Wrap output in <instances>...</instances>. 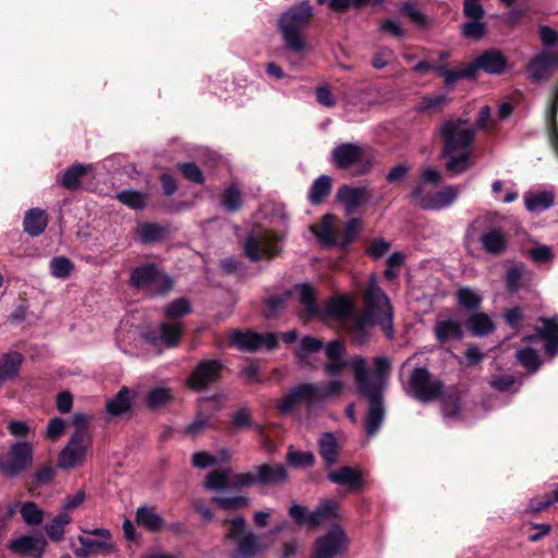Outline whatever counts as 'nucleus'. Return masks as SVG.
I'll return each instance as SVG.
<instances>
[{"label":"nucleus","mask_w":558,"mask_h":558,"mask_svg":"<svg viewBox=\"0 0 558 558\" xmlns=\"http://www.w3.org/2000/svg\"><path fill=\"white\" fill-rule=\"evenodd\" d=\"M287 477L282 465L263 464L255 472L234 474L229 468L220 466L213 470L205 480V487L210 490H222L227 487L241 488L254 484L271 485L282 483Z\"/></svg>","instance_id":"1"},{"label":"nucleus","mask_w":558,"mask_h":558,"mask_svg":"<svg viewBox=\"0 0 558 558\" xmlns=\"http://www.w3.org/2000/svg\"><path fill=\"white\" fill-rule=\"evenodd\" d=\"M313 17V8L308 0L302 1L283 12L278 21L284 48L294 53L306 50L305 32Z\"/></svg>","instance_id":"2"},{"label":"nucleus","mask_w":558,"mask_h":558,"mask_svg":"<svg viewBox=\"0 0 558 558\" xmlns=\"http://www.w3.org/2000/svg\"><path fill=\"white\" fill-rule=\"evenodd\" d=\"M356 390L368 403L364 428L367 436H374L385 417L383 386L378 380L365 381L362 364L356 367Z\"/></svg>","instance_id":"3"},{"label":"nucleus","mask_w":558,"mask_h":558,"mask_svg":"<svg viewBox=\"0 0 558 558\" xmlns=\"http://www.w3.org/2000/svg\"><path fill=\"white\" fill-rule=\"evenodd\" d=\"M500 217L496 213H488L483 218L475 219L469 230H475L478 225L482 229L478 242L482 248L493 256H500L507 252L509 238L499 223Z\"/></svg>","instance_id":"4"},{"label":"nucleus","mask_w":558,"mask_h":558,"mask_svg":"<svg viewBox=\"0 0 558 558\" xmlns=\"http://www.w3.org/2000/svg\"><path fill=\"white\" fill-rule=\"evenodd\" d=\"M466 123V120L458 119L457 121L448 120L441 124L439 130L444 144L440 154L441 158L459 151L472 150L475 130L473 128L463 129L462 125Z\"/></svg>","instance_id":"5"},{"label":"nucleus","mask_w":558,"mask_h":558,"mask_svg":"<svg viewBox=\"0 0 558 558\" xmlns=\"http://www.w3.org/2000/svg\"><path fill=\"white\" fill-rule=\"evenodd\" d=\"M345 347L340 340H332L325 347V354L328 363L325 365V372L331 377H339L345 367H350L354 381L356 383V367L362 364L365 381L369 380V369L366 366V360L362 355H356L350 360H344Z\"/></svg>","instance_id":"6"},{"label":"nucleus","mask_w":558,"mask_h":558,"mask_svg":"<svg viewBox=\"0 0 558 558\" xmlns=\"http://www.w3.org/2000/svg\"><path fill=\"white\" fill-rule=\"evenodd\" d=\"M444 381L432 379V373L427 367H415L408 381V395L421 402L438 400L444 395Z\"/></svg>","instance_id":"7"},{"label":"nucleus","mask_w":558,"mask_h":558,"mask_svg":"<svg viewBox=\"0 0 558 558\" xmlns=\"http://www.w3.org/2000/svg\"><path fill=\"white\" fill-rule=\"evenodd\" d=\"M279 240V236L270 230H253L245 238L244 254L251 262L271 259L280 254Z\"/></svg>","instance_id":"8"},{"label":"nucleus","mask_w":558,"mask_h":558,"mask_svg":"<svg viewBox=\"0 0 558 558\" xmlns=\"http://www.w3.org/2000/svg\"><path fill=\"white\" fill-rule=\"evenodd\" d=\"M378 325L388 339H392L395 335L393 324L391 323V314L388 313L384 318H375L362 312L357 316H353L345 323L348 333L351 336L353 343L364 344L369 339L368 327Z\"/></svg>","instance_id":"9"},{"label":"nucleus","mask_w":558,"mask_h":558,"mask_svg":"<svg viewBox=\"0 0 558 558\" xmlns=\"http://www.w3.org/2000/svg\"><path fill=\"white\" fill-rule=\"evenodd\" d=\"M227 537L238 542L234 558H254L266 548L260 537L252 532H245V520L242 517L230 521Z\"/></svg>","instance_id":"10"},{"label":"nucleus","mask_w":558,"mask_h":558,"mask_svg":"<svg viewBox=\"0 0 558 558\" xmlns=\"http://www.w3.org/2000/svg\"><path fill=\"white\" fill-rule=\"evenodd\" d=\"M225 368L226 366L220 360L203 359L186 378V386L197 392L204 391L220 381Z\"/></svg>","instance_id":"11"},{"label":"nucleus","mask_w":558,"mask_h":558,"mask_svg":"<svg viewBox=\"0 0 558 558\" xmlns=\"http://www.w3.org/2000/svg\"><path fill=\"white\" fill-rule=\"evenodd\" d=\"M87 535H80L81 547L74 550L78 558H89L94 555H106L114 550L112 534L108 529L83 530Z\"/></svg>","instance_id":"12"},{"label":"nucleus","mask_w":558,"mask_h":558,"mask_svg":"<svg viewBox=\"0 0 558 558\" xmlns=\"http://www.w3.org/2000/svg\"><path fill=\"white\" fill-rule=\"evenodd\" d=\"M364 157V149L355 143H341L337 145L331 151L332 163L341 170H348L354 166L362 165L360 174L367 173L372 163L369 161L362 162Z\"/></svg>","instance_id":"13"},{"label":"nucleus","mask_w":558,"mask_h":558,"mask_svg":"<svg viewBox=\"0 0 558 558\" xmlns=\"http://www.w3.org/2000/svg\"><path fill=\"white\" fill-rule=\"evenodd\" d=\"M347 547L345 532L337 525L316 541L312 558H336L342 555Z\"/></svg>","instance_id":"14"},{"label":"nucleus","mask_w":558,"mask_h":558,"mask_svg":"<svg viewBox=\"0 0 558 558\" xmlns=\"http://www.w3.org/2000/svg\"><path fill=\"white\" fill-rule=\"evenodd\" d=\"M470 65L473 69L474 78H476L478 71L492 75H501L508 70L509 62L500 49L490 48L477 56Z\"/></svg>","instance_id":"15"},{"label":"nucleus","mask_w":558,"mask_h":558,"mask_svg":"<svg viewBox=\"0 0 558 558\" xmlns=\"http://www.w3.org/2000/svg\"><path fill=\"white\" fill-rule=\"evenodd\" d=\"M317 384H300L293 387L278 403V411L282 414L290 413L301 403L314 404L318 402Z\"/></svg>","instance_id":"16"},{"label":"nucleus","mask_w":558,"mask_h":558,"mask_svg":"<svg viewBox=\"0 0 558 558\" xmlns=\"http://www.w3.org/2000/svg\"><path fill=\"white\" fill-rule=\"evenodd\" d=\"M366 306L363 313L368 314L375 318H384L388 313L391 314V323L393 324L392 305L387 294L377 286L373 280L368 283L363 293Z\"/></svg>","instance_id":"17"},{"label":"nucleus","mask_w":558,"mask_h":558,"mask_svg":"<svg viewBox=\"0 0 558 558\" xmlns=\"http://www.w3.org/2000/svg\"><path fill=\"white\" fill-rule=\"evenodd\" d=\"M47 546L46 538L40 534L22 535L10 542V549L19 555L41 558Z\"/></svg>","instance_id":"18"},{"label":"nucleus","mask_w":558,"mask_h":558,"mask_svg":"<svg viewBox=\"0 0 558 558\" xmlns=\"http://www.w3.org/2000/svg\"><path fill=\"white\" fill-rule=\"evenodd\" d=\"M354 311V301L345 294L330 298L325 306L326 316L341 323H347L353 318Z\"/></svg>","instance_id":"19"},{"label":"nucleus","mask_w":558,"mask_h":558,"mask_svg":"<svg viewBox=\"0 0 558 558\" xmlns=\"http://www.w3.org/2000/svg\"><path fill=\"white\" fill-rule=\"evenodd\" d=\"M260 333L251 329H233L229 332V347L242 352H257L260 350Z\"/></svg>","instance_id":"20"},{"label":"nucleus","mask_w":558,"mask_h":558,"mask_svg":"<svg viewBox=\"0 0 558 558\" xmlns=\"http://www.w3.org/2000/svg\"><path fill=\"white\" fill-rule=\"evenodd\" d=\"M457 186L448 185L440 191L429 193L422 199V209L440 210L450 206L458 197Z\"/></svg>","instance_id":"21"},{"label":"nucleus","mask_w":558,"mask_h":558,"mask_svg":"<svg viewBox=\"0 0 558 558\" xmlns=\"http://www.w3.org/2000/svg\"><path fill=\"white\" fill-rule=\"evenodd\" d=\"M328 480L338 485H347L350 490H359L363 486V472L357 468L341 466L329 472Z\"/></svg>","instance_id":"22"},{"label":"nucleus","mask_w":558,"mask_h":558,"mask_svg":"<svg viewBox=\"0 0 558 558\" xmlns=\"http://www.w3.org/2000/svg\"><path fill=\"white\" fill-rule=\"evenodd\" d=\"M553 66L549 53L541 52L533 56L525 65L527 78L532 83H539L547 80L550 75V68Z\"/></svg>","instance_id":"23"},{"label":"nucleus","mask_w":558,"mask_h":558,"mask_svg":"<svg viewBox=\"0 0 558 558\" xmlns=\"http://www.w3.org/2000/svg\"><path fill=\"white\" fill-rule=\"evenodd\" d=\"M159 337L153 333L147 335V340L156 342L157 339L161 340L167 347L174 348L181 342L183 336V325L181 323L161 322L158 327Z\"/></svg>","instance_id":"24"},{"label":"nucleus","mask_w":558,"mask_h":558,"mask_svg":"<svg viewBox=\"0 0 558 558\" xmlns=\"http://www.w3.org/2000/svg\"><path fill=\"white\" fill-rule=\"evenodd\" d=\"M24 356L17 351L3 353L0 357V387L20 375Z\"/></svg>","instance_id":"25"},{"label":"nucleus","mask_w":558,"mask_h":558,"mask_svg":"<svg viewBox=\"0 0 558 558\" xmlns=\"http://www.w3.org/2000/svg\"><path fill=\"white\" fill-rule=\"evenodd\" d=\"M434 335L440 344L450 340H461L463 338V328L461 323L452 318L437 320L434 326Z\"/></svg>","instance_id":"26"},{"label":"nucleus","mask_w":558,"mask_h":558,"mask_svg":"<svg viewBox=\"0 0 558 558\" xmlns=\"http://www.w3.org/2000/svg\"><path fill=\"white\" fill-rule=\"evenodd\" d=\"M465 328L474 337H485L495 331L496 326L490 316L484 312L470 314L465 319Z\"/></svg>","instance_id":"27"},{"label":"nucleus","mask_w":558,"mask_h":558,"mask_svg":"<svg viewBox=\"0 0 558 558\" xmlns=\"http://www.w3.org/2000/svg\"><path fill=\"white\" fill-rule=\"evenodd\" d=\"M158 275V267L156 264H144L135 267L130 275V284L136 290H145L153 287Z\"/></svg>","instance_id":"28"},{"label":"nucleus","mask_w":558,"mask_h":558,"mask_svg":"<svg viewBox=\"0 0 558 558\" xmlns=\"http://www.w3.org/2000/svg\"><path fill=\"white\" fill-rule=\"evenodd\" d=\"M106 410L112 416L131 415L133 405L130 389L122 387L112 399L107 401Z\"/></svg>","instance_id":"29"},{"label":"nucleus","mask_w":558,"mask_h":558,"mask_svg":"<svg viewBox=\"0 0 558 558\" xmlns=\"http://www.w3.org/2000/svg\"><path fill=\"white\" fill-rule=\"evenodd\" d=\"M48 225V215L39 208L28 209L23 220L24 231L31 236L40 235Z\"/></svg>","instance_id":"30"},{"label":"nucleus","mask_w":558,"mask_h":558,"mask_svg":"<svg viewBox=\"0 0 558 558\" xmlns=\"http://www.w3.org/2000/svg\"><path fill=\"white\" fill-rule=\"evenodd\" d=\"M90 430H74L66 446L59 453H87L92 450Z\"/></svg>","instance_id":"31"},{"label":"nucleus","mask_w":558,"mask_h":558,"mask_svg":"<svg viewBox=\"0 0 558 558\" xmlns=\"http://www.w3.org/2000/svg\"><path fill=\"white\" fill-rule=\"evenodd\" d=\"M337 198L344 203L348 208L354 209L363 205L367 199V191L365 187H352L342 185L337 191Z\"/></svg>","instance_id":"32"},{"label":"nucleus","mask_w":558,"mask_h":558,"mask_svg":"<svg viewBox=\"0 0 558 558\" xmlns=\"http://www.w3.org/2000/svg\"><path fill=\"white\" fill-rule=\"evenodd\" d=\"M332 223L333 216L326 214L318 226L311 227L312 232L316 235L318 241L326 246H333L338 244L337 234Z\"/></svg>","instance_id":"33"},{"label":"nucleus","mask_w":558,"mask_h":558,"mask_svg":"<svg viewBox=\"0 0 558 558\" xmlns=\"http://www.w3.org/2000/svg\"><path fill=\"white\" fill-rule=\"evenodd\" d=\"M32 456H0V473L8 477L19 475L29 463Z\"/></svg>","instance_id":"34"},{"label":"nucleus","mask_w":558,"mask_h":558,"mask_svg":"<svg viewBox=\"0 0 558 558\" xmlns=\"http://www.w3.org/2000/svg\"><path fill=\"white\" fill-rule=\"evenodd\" d=\"M340 514L339 512V504L332 499H326L322 501L317 508L311 512V523L315 525H319L327 520L336 519Z\"/></svg>","instance_id":"35"},{"label":"nucleus","mask_w":558,"mask_h":558,"mask_svg":"<svg viewBox=\"0 0 558 558\" xmlns=\"http://www.w3.org/2000/svg\"><path fill=\"white\" fill-rule=\"evenodd\" d=\"M332 187V180L329 175L318 177L312 184L308 192V201L313 205H320L329 196Z\"/></svg>","instance_id":"36"},{"label":"nucleus","mask_w":558,"mask_h":558,"mask_svg":"<svg viewBox=\"0 0 558 558\" xmlns=\"http://www.w3.org/2000/svg\"><path fill=\"white\" fill-rule=\"evenodd\" d=\"M323 341L313 336H304L300 345L294 350V356L298 363L308 365V354L319 352L323 349Z\"/></svg>","instance_id":"37"},{"label":"nucleus","mask_w":558,"mask_h":558,"mask_svg":"<svg viewBox=\"0 0 558 558\" xmlns=\"http://www.w3.org/2000/svg\"><path fill=\"white\" fill-rule=\"evenodd\" d=\"M136 523L148 530L158 531L163 525L162 518L154 511L153 508L147 506L138 507L136 510Z\"/></svg>","instance_id":"38"},{"label":"nucleus","mask_w":558,"mask_h":558,"mask_svg":"<svg viewBox=\"0 0 558 558\" xmlns=\"http://www.w3.org/2000/svg\"><path fill=\"white\" fill-rule=\"evenodd\" d=\"M88 167L82 163H75L66 168L60 180V184L69 190L75 191L81 186L82 178L87 173Z\"/></svg>","instance_id":"39"},{"label":"nucleus","mask_w":558,"mask_h":558,"mask_svg":"<svg viewBox=\"0 0 558 558\" xmlns=\"http://www.w3.org/2000/svg\"><path fill=\"white\" fill-rule=\"evenodd\" d=\"M448 160L445 163V168L452 174H461L468 171L472 166V150L459 151L457 154L448 155Z\"/></svg>","instance_id":"40"},{"label":"nucleus","mask_w":558,"mask_h":558,"mask_svg":"<svg viewBox=\"0 0 558 558\" xmlns=\"http://www.w3.org/2000/svg\"><path fill=\"white\" fill-rule=\"evenodd\" d=\"M555 196L551 192L529 193L524 196L525 208L529 211H542L554 205Z\"/></svg>","instance_id":"41"},{"label":"nucleus","mask_w":558,"mask_h":558,"mask_svg":"<svg viewBox=\"0 0 558 558\" xmlns=\"http://www.w3.org/2000/svg\"><path fill=\"white\" fill-rule=\"evenodd\" d=\"M437 73L439 76L444 77L446 87H452L459 80H474L473 69H471L470 63L460 70H450L447 65L440 63L437 66Z\"/></svg>","instance_id":"42"},{"label":"nucleus","mask_w":558,"mask_h":558,"mask_svg":"<svg viewBox=\"0 0 558 558\" xmlns=\"http://www.w3.org/2000/svg\"><path fill=\"white\" fill-rule=\"evenodd\" d=\"M300 290V303L305 307L310 317H316L319 315V307L317 304L316 290L308 283H302L296 286Z\"/></svg>","instance_id":"43"},{"label":"nucleus","mask_w":558,"mask_h":558,"mask_svg":"<svg viewBox=\"0 0 558 558\" xmlns=\"http://www.w3.org/2000/svg\"><path fill=\"white\" fill-rule=\"evenodd\" d=\"M72 521V518L65 511H59L51 522L45 525V531L53 542H59L63 538L64 526Z\"/></svg>","instance_id":"44"},{"label":"nucleus","mask_w":558,"mask_h":558,"mask_svg":"<svg viewBox=\"0 0 558 558\" xmlns=\"http://www.w3.org/2000/svg\"><path fill=\"white\" fill-rule=\"evenodd\" d=\"M292 292L286 290L282 294L271 295L264 301V316L267 319L276 317L287 306L288 301L291 299Z\"/></svg>","instance_id":"45"},{"label":"nucleus","mask_w":558,"mask_h":558,"mask_svg":"<svg viewBox=\"0 0 558 558\" xmlns=\"http://www.w3.org/2000/svg\"><path fill=\"white\" fill-rule=\"evenodd\" d=\"M116 198L131 209L142 210L146 207L147 194L135 190H123L116 194Z\"/></svg>","instance_id":"46"},{"label":"nucleus","mask_w":558,"mask_h":558,"mask_svg":"<svg viewBox=\"0 0 558 558\" xmlns=\"http://www.w3.org/2000/svg\"><path fill=\"white\" fill-rule=\"evenodd\" d=\"M458 304L468 311H477L482 304V296L470 287H462L457 290Z\"/></svg>","instance_id":"47"},{"label":"nucleus","mask_w":558,"mask_h":558,"mask_svg":"<svg viewBox=\"0 0 558 558\" xmlns=\"http://www.w3.org/2000/svg\"><path fill=\"white\" fill-rule=\"evenodd\" d=\"M172 399L173 396L169 388L155 387L148 391L145 403L148 409L157 410L167 405Z\"/></svg>","instance_id":"48"},{"label":"nucleus","mask_w":558,"mask_h":558,"mask_svg":"<svg viewBox=\"0 0 558 558\" xmlns=\"http://www.w3.org/2000/svg\"><path fill=\"white\" fill-rule=\"evenodd\" d=\"M524 272L525 266L523 263L515 264L507 269L505 284L508 292L515 293L520 290Z\"/></svg>","instance_id":"49"},{"label":"nucleus","mask_w":558,"mask_h":558,"mask_svg":"<svg viewBox=\"0 0 558 558\" xmlns=\"http://www.w3.org/2000/svg\"><path fill=\"white\" fill-rule=\"evenodd\" d=\"M487 33V25L483 20H469L461 25V35L469 40L478 41Z\"/></svg>","instance_id":"50"},{"label":"nucleus","mask_w":558,"mask_h":558,"mask_svg":"<svg viewBox=\"0 0 558 558\" xmlns=\"http://www.w3.org/2000/svg\"><path fill=\"white\" fill-rule=\"evenodd\" d=\"M242 194L239 187L234 184L225 189L221 194V205L229 213H235L242 207Z\"/></svg>","instance_id":"51"},{"label":"nucleus","mask_w":558,"mask_h":558,"mask_svg":"<svg viewBox=\"0 0 558 558\" xmlns=\"http://www.w3.org/2000/svg\"><path fill=\"white\" fill-rule=\"evenodd\" d=\"M442 411L446 416L456 417L461 411V396L458 389L453 388L448 392H444L442 397Z\"/></svg>","instance_id":"52"},{"label":"nucleus","mask_w":558,"mask_h":558,"mask_svg":"<svg viewBox=\"0 0 558 558\" xmlns=\"http://www.w3.org/2000/svg\"><path fill=\"white\" fill-rule=\"evenodd\" d=\"M192 312L191 302L186 298L173 300L165 307V316L175 320Z\"/></svg>","instance_id":"53"},{"label":"nucleus","mask_w":558,"mask_h":558,"mask_svg":"<svg viewBox=\"0 0 558 558\" xmlns=\"http://www.w3.org/2000/svg\"><path fill=\"white\" fill-rule=\"evenodd\" d=\"M517 360L530 373L536 372L542 364L537 351L531 347L519 350L517 352Z\"/></svg>","instance_id":"54"},{"label":"nucleus","mask_w":558,"mask_h":558,"mask_svg":"<svg viewBox=\"0 0 558 558\" xmlns=\"http://www.w3.org/2000/svg\"><path fill=\"white\" fill-rule=\"evenodd\" d=\"M49 266L51 275L59 279L69 278L74 269L73 263L64 256L53 257Z\"/></svg>","instance_id":"55"},{"label":"nucleus","mask_w":558,"mask_h":558,"mask_svg":"<svg viewBox=\"0 0 558 558\" xmlns=\"http://www.w3.org/2000/svg\"><path fill=\"white\" fill-rule=\"evenodd\" d=\"M400 13L420 27H426L429 24L428 17L411 1H405L401 4Z\"/></svg>","instance_id":"56"},{"label":"nucleus","mask_w":558,"mask_h":558,"mask_svg":"<svg viewBox=\"0 0 558 558\" xmlns=\"http://www.w3.org/2000/svg\"><path fill=\"white\" fill-rule=\"evenodd\" d=\"M361 228V220L357 218H351L344 226L343 231L340 233L338 245L342 248H347L356 238Z\"/></svg>","instance_id":"57"},{"label":"nucleus","mask_w":558,"mask_h":558,"mask_svg":"<svg viewBox=\"0 0 558 558\" xmlns=\"http://www.w3.org/2000/svg\"><path fill=\"white\" fill-rule=\"evenodd\" d=\"M177 168L186 180L196 184L205 182L203 171L195 162H178Z\"/></svg>","instance_id":"58"},{"label":"nucleus","mask_w":558,"mask_h":558,"mask_svg":"<svg viewBox=\"0 0 558 558\" xmlns=\"http://www.w3.org/2000/svg\"><path fill=\"white\" fill-rule=\"evenodd\" d=\"M20 512L24 522L28 525H38L43 521L44 512L37 507L35 502H25L21 507Z\"/></svg>","instance_id":"59"},{"label":"nucleus","mask_w":558,"mask_h":558,"mask_svg":"<svg viewBox=\"0 0 558 558\" xmlns=\"http://www.w3.org/2000/svg\"><path fill=\"white\" fill-rule=\"evenodd\" d=\"M214 501L225 510H238L250 505L248 498L245 496L215 497Z\"/></svg>","instance_id":"60"},{"label":"nucleus","mask_w":558,"mask_h":558,"mask_svg":"<svg viewBox=\"0 0 558 558\" xmlns=\"http://www.w3.org/2000/svg\"><path fill=\"white\" fill-rule=\"evenodd\" d=\"M154 295H167L174 287L173 279L168 274L161 272L158 269V275L156 281L153 283Z\"/></svg>","instance_id":"61"},{"label":"nucleus","mask_w":558,"mask_h":558,"mask_svg":"<svg viewBox=\"0 0 558 558\" xmlns=\"http://www.w3.org/2000/svg\"><path fill=\"white\" fill-rule=\"evenodd\" d=\"M538 320L543 323V327H537L538 337L541 339L551 338L558 336V316L550 318L539 317Z\"/></svg>","instance_id":"62"},{"label":"nucleus","mask_w":558,"mask_h":558,"mask_svg":"<svg viewBox=\"0 0 558 558\" xmlns=\"http://www.w3.org/2000/svg\"><path fill=\"white\" fill-rule=\"evenodd\" d=\"M318 389V402L325 401L326 399L338 396L343 389V383L339 379L329 381L326 385H317Z\"/></svg>","instance_id":"63"},{"label":"nucleus","mask_w":558,"mask_h":558,"mask_svg":"<svg viewBox=\"0 0 558 558\" xmlns=\"http://www.w3.org/2000/svg\"><path fill=\"white\" fill-rule=\"evenodd\" d=\"M162 228L156 223H144L140 235L144 243H151L159 241L162 238Z\"/></svg>","instance_id":"64"}]
</instances>
